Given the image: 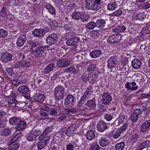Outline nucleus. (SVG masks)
Wrapping results in <instances>:
<instances>
[{
    "label": "nucleus",
    "mask_w": 150,
    "mask_h": 150,
    "mask_svg": "<svg viewBox=\"0 0 150 150\" xmlns=\"http://www.w3.org/2000/svg\"><path fill=\"white\" fill-rule=\"evenodd\" d=\"M7 31L3 29H0V38H4L7 36Z\"/></svg>",
    "instance_id": "nucleus-48"
},
{
    "label": "nucleus",
    "mask_w": 150,
    "mask_h": 150,
    "mask_svg": "<svg viewBox=\"0 0 150 150\" xmlns=\"http://www.w3.org/2000/svg\"><path fill=\"white\" fill-rule=\"evenodd\" d=\"M55 68V64L54 63H50L48 64L45 69L44 72L47 74L53 71Z\"/></svg>",
    "instance_id": "nucleus-32"
},
{
    "label": "nucleus",
    "mask_w": 150,
    "mask_h": 150,
    "mask_svg": "<svg viewBox=\"0 0 150 150\" xmlns=\"http://www.w3.org/2000/svg\"><path fill=\"white\" fill-rule=\"evenodd\" d=\"M44 7L47 9L49 12L51 14L54 15L55 14V10L50 3H47Z\"/></svg>",
    "instance_id": "nucleus-30"
},
{
    "label": "nucleus",
    "mask_w": 150,
    "mask_h": 150,
    "mask_svg": "<svg viewBox=\"0 0 150 150\" xmlns=\"http://www.w3.org/2000/svg\"><path fill=\"white\" fill-rule=\"evenodd\" d=\"M66 113L63 114L62 113L61 114L60 116L58 117L57 119L58 120L59 122H62L64 120L67 118V115Z\"/></svg>",
    "instance_id": "nucleus-54"
},
{
    "label": "nucleus",
    "mask_w": 150,
    "mask_h": 150,
    "mask_svg": "<svg viewBox=\"0 0 150 150\" xmlns=\"http://www.w3.org/2000/svg\"><path fill=\"white\" fill-rule=\"evenodd\" d=\"M141 33L142 35H145L148 34L150 33V25L143 28L141 31Z\"/></svg>",
    "instance_id": "nucleus-46"
},
{
    "label": "nucleus",
    "mask_w": 150,
    "mask_h": 150,
    "mask_svg": "<svg viewBox=\"0 0 150 150\" xmlns=\"http://www.w3.org/2000/svg\"><path fill=\"white\" fill-rule=\"evenodd\" d=\"M58 110L56 108H50L49 111L50 114L52 116H56L58 113Z\"/></svg>",
    "instance_id": "nucleus-52"
},
{
    "label": "nucleus",
    "mask_w": 150,
    "mask_h": 150,
    "mask_svg": "<svg viewBox=\"0 0 150 150\" xmlns=\"http://www.w3.org/2000/svg\"><path fill=\"white\" fill-rule=\"evenodd\" d=\"M125 88H127V90H130L131 91L137 90L138 87L136 85V83L134 82H127L125 85Z\"/></svg>",
    "instance_id": "nucleus-15"
},
{
    "label": "nucleus",
    "mask_w": 150,
    "mask_h": 150,
    "mask_svg": "<svg viewBox=\"0 0 150 150\" xmlns=\"http://www.w3.org/2000/svg\"><path fill=\"white\" fill-rule=\"evenodd\" d=\"M47 31V30L45 28L35 29L32 32V34L36 37H41L44 36Z\"/></svg>",
    "instance_id": "nucleus-9"
},
{
    "label": "nucleus",
    "mask_w": 150,
    "mask_h": 150,
    "mask_svg": "<svg viewBox=\"0 0 150 150\" xmlns=\"http://www.w3.org/2000/svg\"><path fill=\"white\" fill-rule=\"evenodd\" d=\"M75 98L73 95H68L66 97L64 102L65 105L67 107H72L75 102Z\"/></svg>",
    "instance_id": "nucleus-11"
},
{
    "label": "nucleus",
    "mask_w": 150,
    "mask_h": 150,
    "mask_svg": "<svg viewBox=\"0 0 150 150\" xmlns=\"http://www.w3.org/2000/svg\"><path fill=\"white\" fill-rule=\"evenodd\" d=\"M17 90L20 93L26 95L29 92V89L27 86L21 85L18 87Z\"/></svg>",
    "instance_id": "nucleus-19"
},
{
    "label": "nucleus",
    "mask_w": 150,
    "mask_h": 150,
    "mask_svg": "<svg viewBox=\"0 0 150 150\" xmlns=\"http://www.w3.org/2000/svg\"><path fill=\"white\" fill-rule=\"evenodd\" d=\"M33 99L35 101L42 103L44 100L45 97L43 95L40 93H38L34 96Z\"/></svg>",
    "instance_id": "nucleus-26"
},
{
    "label": "nucleus",
    "mask_w": 150,
    "mask_h": 150,
    "mask_svg": "<svg viewBox=\"0 0 150 150\" xmlns=\"http://www.w3.org/2000/svg\"><path fill=\"white\" fill-rule=\"evenodd\" d=\"M81 14L82 13L81 12L74 11L71 15L72 18L76 20H79L81 18Z\"/></svg>",
    "instance_id": "nucleus-39"
},
{
    "label": "nucleus",
    "mask_w": 150,
    "mask_h": 150,
    "mask_svg": "<svg viewBox=\"0 0 150 150\" xmlns=\"http://www.w3.org/2000/svg\"><path fill=\"white\" fill-rule=\"evenodd\" d=\"M122 13L123 12L122 10L120 9H119L109 14V16H110L119 17L121 16Z\"/></svg>",
    "instance_id": "nucleus-38"
},
{
    "label": "nucleus",
    "mask_w": 150,
    "mask_h": 150,
    "mask_svg": "<svg viewBox=\"0 0 150 150\" xmlns=\"http://www.w3.org/2000/svg\"><path fill=\"white\" fill-rule=\"evenodd\" d=\"M99 145L100 146L104 147H107L110 145V141L107 139L106 137H101L99 141Z\"/></svg>",
    "instance_id": "nucleus-20"
},
{
    "label": "nucleus",
    "mask_w": 150,
    "mask_h": 150,
    "mask_svg": "<svg viewBox=\"0 0 150 150\" xmlns=\"http://www.w3.org/2000/svg\"><path fill=\"white\" fill-rule=\"evenodd\" d=\"M80 38L77 36L72 37L66 42V44L69 46H73L75 48H77L78 42L80 41Z\"/></svg>",
    "instance_id": "nucleus-7"
},
{
    "label": "nucleus",
    "mask_w": 150,
    "mask_h": 150,
    "mask_svg": "<svg viewBox=\"0 0 150 150\" xmlns=\"http://www.w3.org/2000/svg\"><path fill=\"white\" fill-rule=\"evenodd\" d=\"M47 135L42 134L39 136V138L40 139H43L47 143L50 139V137L49 136H47Z\"/></svg>",
    "instance_id": "nucleus-50"
},
{
    "label": "nucleus",
    "mask_w": 150,
    "mask_h": 150,
    "mask_svg": "<svg viewBox=\"0 0 150 150\" xmlns=\"http://www.w3.org/2000/svg\"><path fill=\"white\" fill-rule=\"evenodd\" d=\"M26 40V36L23 34L21 35L18 38L16 43L17 45L19 47H21L24 44Z\"/></svg>",
    "instance_id": "nucleus-22"
},
{
    "label": "nucleus",
    "mask_w": 150,
    "mask_h": 150,
    "mask_svg": "<svg viewBox=\"0 0 150 150\" xmlns=\"http://www.w3.org/2000/svg\"><path fill=\"white\" fill-rule=\"evenodd\" d=\"M114 118V117H113V115H111L110 114H105L104 118L107 121H110Z\"/></svg>",
    "instance_id": "nucleus-56"
},
{
    "label": "nucleus",
    "mask_w": 150,
    "mask_h": 150,
    "mask_svg": "<svg viewBox=\"0 0 150 150\" xmlns=\"http://www.w3.org/2000/svg\"><path fill=\"white\" fill-rule=\"evenodd\" d=\"M122 125L121 127L119 130L121 132L125 131L127 127L128 126V122H125L124 123L122 124Z\"/></svg>",
    "instance_id": "nucleus-58"
},
{
    "label": "nucleus",
    "mask_w": 150,
    "mask_h": 150,
    "mask_svg": "<svg viewBox=\"0 0 150 150\" xmlns=\"http://www.w3.org/2000/svg\"><path fill=\"white\" fill-rule=\"evenodd\" d=\"M11 133V130L10 129L8 128H6L2 131V135L5 136H7L10 135Z\"/></svg>",
    "instance_id": "nucleus-51"
},
{
    "label": "nucleus",
    "mask_w": 150,
    "mask_h": 150,
    "mask_svg": "<svg viewBox=\"0 0 150 150\" xmlns=\"http://www.w3.org/2000/svg\"><path fill=\"white\" fill-rule=\"evenodd\" d=\"M57 37L55 34H52L49 35L46 38L47 43L50 45H52L57 41Z\"/></svg>",
    "instance_id": "nucleus-16"
},
{
    "label": "nucleus",
    "mask_w": 150,
    "mask_h": 150,
    "mask_svg": "<svg viewBox=\"0 0 150 150\" xmlns=\"http://www.w3.org/2000/svg\"><path fill=\"white\" fill-rule=\"evenodd\" d=\"M28 43L31 46L30 49L32 51L35 49L37 47H38V42L33 40H28Z\"/></svg>",
    "instance_id": "nucleus-41"
},
{
    "label": "nucleus",
    "mask_w": 150,
    "mask_h": 150,
    "mask_svg": "<svg viewBox=\"0 0 150 150\" xmlns=\"http://www.w3.org/2000/svg\"><path fill=\"white\" fill-rule=\"evenodd\" d=\"M86 139L89 141H91L94 139L95 137V133L91 129L88 130L86 134Z\"/></svg>",
    "instance_id": "nucleus-28"
},
{
    "label": "nucleus",
    "mask_w": 150,
    "mask_h": 150,
    "mask_svg": "<svg viewBox=\"0 0 150 150\" xmlns=\"http://www.w3.org/2000/svg\"><path fill=\"white\" fill-rule=\"evenodd\" d=\"M101 97L102 103L105 105H108L112 100V96L108 92H103L101 96Z\"/></svg>",
    "instance_id": "nucleus-5"
},
{
    "label": "nucleus",
    "mask_w": 150,
    "mask_h": 150,
    "mask_svg": "<svg viewBox=\"0 0 150 150\" xmlns=\"http://www.w3.org/2000/svg\"><path fill=\"white\" fill-rule=\"evenodd\" d=\"M122 132L119 129L117 130L113 135V138L115 139L118 138L121 135Z\"/></svg>",
    "instance_id": "nucleus-57"
},
{
    "label": "nucleus",
    "mask_w": 150,
    "mask_h": 150,
    "mask_svg": "<svg viewBox=\"0 0 150 150\" xmlns=\"http://www.w3.org/2000/svg\"><path fill=\"white\" fill-rule=\"evenodd\" d=\"M38 139L40 140V142L38 143L37 147L38 149L41 150L43 149L47 143L42 139H40L39 137Z\"/></svg>",
    "instance_id": "nucleus-37"
},
{
    "label": "nucleus",
    "mask_w": 150,
    "mask_h": 150,
    "mask_svg": "<svg viewBox=\"0 0 150 150\" xmlns=\"http://www.w3.org/2000/svg\"><path fill=\"white\" fill-rule=\"evenodd\" d=\"M22 136V133L19 132L16 135L13 136L10 141V143L9 144L8 150H17L19 146L18 142Z\"/></svg>",
    "instance_id": "nucleus-1"
},
{
    "label": "nucleus",
    "mask_w": 150,
    "mask_h": 150,
    "mask_svg": "<svg viewBox=\"0 0 150 150\" xmlns=\"http://www.w3.org/2000/svg\"><path fill=\"white\" fill-rule=\"evenodd\" d=\"M139 116L134 114L133 113L131 115V119L132 121L134 122H136L138 119Z\"/></svg>",
    "instance_id": "nucleus-63"
},
{
    "label": "nucleus",
    "mask_w": 150,
    "mask_h": 150,
    "mask_svg": "<svg viewBox=\"0 0 150 150\" xmlns=\"http://www.w3.org/2000/svg\"><path fill=\"white\" fill-rule=\"evenodd\" d=\"M97 130L100 132H103L107 129L106 123L103 120L99 121L97 125Z\"/></svg>",
    "instance_id": "nucleus-12"
},
{
    "label": "nucleus",
    "mask_w": 150,
    "mask_h": 150,
    "mask_svg": "<svg viewBox=\"0 0 150 150\" xmlns=\"http://www.w3.org/2000/svg\"><path fill=\"white\" fill-rule=\"evenodd\" d=\"M56 64L58 68H63L69 66L70 64V62L68 59L62 58L57 61Z\"/></svg>",
    "instance_id": "nucleus-8"
},
{
    "label": "nucleus",
    "mask_w": 150,
    "mask_h": 150,
    "mask_svg": "<svg viewBox=\"0 0 150 150\" xmlns=\"http://www.w3.org/2000/svg\"><path fill=\"white\" fill-rule=\"evenodd\" d=\"M77 141H72L66 145V150H74L77 146Z\"/></svg>",
    "instance_id": "nucleus-27"
},
{
    "label": "nucleus",
    "mask_w": 150,
    "mask_h": 150,
    "mask_svg": "<svg viewBox=\"0 0 150 150\" xmlns=\"http://www.w3.org/2000/svg\"><path fill=\"white\" fill-rule=\"evenodd\" d=\"M100 148L99 146L97 144L95 143L91 144L90 147L91 150H99Z\"/></svg>",
    "instance_id": "nucleus-55"
},
{
    "label": "nucleus",
    "mask_w": 150,
    "mask_h": 150,
    "mask_svg": "<svg viewBox=\"0 0 150 150\" xmlns=\"http://www.w3.org/2000/svg\"><path fill=\"white\" fill-rule=\"evenodd\" d=\"M26 123L24 121H19L16 126L15 127V130L16 131H21L26 128Z\"/></svg>",
    "instance_id": "nucleus-18"
},
{
    "label": "nucleus",
    "mask_w": 150,
    "mask_h": 150,
    "mask_svg": "<svg viewBox=\"0 0 150 150\" xmlns=\"http://www.w3.org/2000/svg\"><path fill=\"white\" fill-rule=\"evenodd\" d=\"M121 38L117 34L112 35L107 39V41L110 43L119 42L121 40Z\"/></svg>",
    "instance_id": "nucleus-13"
},
{
    "label": "nucleus",
    "mask_w": 150,
    "mask_h": 150,
    "mask_svg": "<svg viewBox=\"0 0 150 150\" xmlns=\"http://www.w3.org/2000/svg\"><path fill=\"white\" fill-rule=\"evenodd\" d=\"M85 105L87 106L91 110H93L96 109V103L95 100L92 99L87 101Z\"/></svg>",
    "instance_id": "nucleus-21"
},
{
    "label": "nucleus",
    "mask_w": 150,
    "mask_h": 150,
    "mask_svg": "<svg viewBox=\"0 0 150 150\" xmlns=\"http://www.w3.org/2000/svg\"><path fill=\"white\" fill-rule=\"evenodd\" d=\"M40 115L42 116L43 118H48V115L47 112L40 110Z\"/></svg>",
    "instance_id": "nucleus-62"
},
{
    "label": "nucleus",
    "mask_w": 150,
    "mask_h": 150,
    "mask_svg": "<svg viewBox=\"0 0 150 150\" xmlns=\"http://www.w3.org/2000/svg\"><path fill=\"white\" fill-rule=\"evenodd\" d=\"M146 18L144 13H139V20L140 21H143Z\"/></svg>",
    "instance_id": "nucleus-61"
},
{
    "label": "nucleus",
    "mask_w": 150,
    "mask_h": 150,
    "mask_svg": "<svg viewBox=\"0 0 150 150\" xmlns=\"http://www.w3.org/2000/svg\"><path fill=\"white\" fill-rule=\"evenodd\" d=\"M80 19L83 22L87 21L88 20V18L87 16L82 13Z\"/></svg>",
    "instance_id": "nucleus-60"
},
{
    "label": "nucleus",
    "mask_w": 150,
    "mask_h": 150,
    "mask_svg": "<svg viewBox=\"0 0 150 150\" xmlns=\"http://www.w3.org/2000/svg\"><path fill=\"white\" fill-rule=\"evenodd\" d=\"M45 48V46L39 45L38 47H37L35 49L32 50V53H35L34 55L36 57H41L44 56L45 54L44 50Z\"/></svg>",
    "instance_id": "nucleus-6"
},
{
    "label": "nucleus",
    "mask_w": 150,
    "mask_h": 150,
    "mask_svg": "<svg viewBox=\"0 0 150 150\" xmlns=\"http://www.w3.org/2000/svg\"><path fill=\"white\" fill-rule=\"evenodd\" d=\"M53 126L52 125H47L44 131L42 133L43 134L47 135L51 132L53 129Z\"/></svg>",
    "instance_id": "nucleus-47"
},
{
    "label": "nucleus",
    "mask_w": 150,
    "mask_h": 150,
    "mask_svg": "<svg viewBox=\"0 0 150 150\" xmlns=\"http://www.w3.org/2000/svg\"><path fill=\"white\" fill-rule=\"evenodd\" d=\"M150 144V141L146 140L144 142L141 143L137 146V150H143V149L146 148Z\"/></svg>",
    "instance_id": "nucleus-25"
},
{
    "label": "nucleus",
    "mask_w": 150,
    "mask_h": 150,
    "mask_svg": "<svg viewBox=\"0 0 150 150\" xmlns=\"http://www.w3.org/2000/svg\"><path fill=\"white\" fill-rule=\"evenodd\" d=\"M96 26V23L91 21L86 25L85 27L88 29H93Z\"/></svg>",
    "instance_id": "nucleus-44"
},
{
    "label": "nucleus",
    "mask_w": 150,
    "mask_h": 150,
    "mask_svg": "<svg viewBox=\"0 0 150 150\" xmlns=\"http://www.w3.org/2000/svg\"><path fill=\"white\" fill-rule=\"evenodd\" d=\"M107 66L108 68L112 69L115 68L117 63V58L115 56L110 57L107 61Z\"/></svg>",
    "instance_id": "nucleus-10"
},
{
    "label": "nucleus",
    "mask_w": 150,
    "mask_h": 150,
    "mask_svg": "<svg viewBox=\"0 0 150 150\" xmlns=\"http://www.w3.org/2000/svg\"><path fill=\"white\" fill-rule=\"evenodd\" d=\"M18 103L19 102L14 98L11 99L8 101L9 105L11 107H19Z\"/></svg>",
    "instance_id": "nucleus-34"
},
{
    "label": "nucleus",
    "mask_w": 150,
    "mask_h": 150,
    "mask_svg": "<svg viewBox=\"0 0 150 150\" xmlns=\"http://www.w3.org/2000/svg\"><path fill=\"white\" fill-rule=\"evenodd\" d=\"M20 120L17 117H12L10 118L9 120V123L13 125H16L19 122Z\"/></svg>",
    "instance_id": "nucleus-40"
},
{
    "label": "nucleus",
    "mask_w": 150,
    "mask_h": 150,
    "mask_svg": "<svg viewBox=\"0 0 150 150\" xmlns=\"http://www.w3.org/2000/svg\"><path fill=\"white\" fill-rule=\"evenodd\" d=\"M132 64L133 67L135 69H139L141 66V63L138 59H135L132 61Z\"/></svg>",
    "instance_id": "nucleus-33"
},
{
    "label": "nucleus",
    "mask_w": 150,
    "mask_h": 150,
    "mask_svg": "<svg viewBox=\"0 0 150 150\" xmlns=\"http://www.w3.org/2000/svg\"><path fill=\"white\" fill-rule=\"evenodd\" d=\"M105 21L103 19H100L97 21L96 23V26L99 28H103L105 25Z\"/></svg>",
    "instance_id": "nucleus-35"
},
{
    "label": "nucleus",
    "mask_w": 150,
    "mask_h": 150,
    "mask_svg": "<svg viewBox=\"0 0 150 150\" xmlns=\"http://www.w3.org/2000/svg\"><path fill=\"white\" fill-rule=\"evenodd\" d=\"M65 71L67 72L74 73L76 71V69L74 67L70 66L69 67L65 69Z\"/></svg>",
    "instance_id": "nucleus-49"
},
{
    "label": "nucleus",
    "mask_w": 150,
    "mask_h": 150,
    "mask_svg": "<svg viewBox=\"0 0 150 150\" xmlns=\"http://www.w3.org/2000/svg\"><path fill=\"white\" fill-rule=\"evenodd\" d=\"M101 0H94V5L95 11H97L101 8Z\"/></svg>",
    "instance_id": "nucleus-43"
},
{
    "label": "nucleus",
    "mask_w": 150,
    "mask_h": 150,
    "mask_svg": "<svg viewBox=\"0 0 150 150\" xmlns=\"http://www.w3.org/2000/svg\"><path fill=\"white\" fill-rule=\"evenodd\" d=\"M78 111V109L74 107H72L70 108H66L64 110L65 113H66V114L68 115H70L71 113H76Z\"/></svg>",
    "instance_id": "nucleus-36"
},
{
    "label": "nucleus",
    "mask_w": 150,
    "mask_h": 150,
    "mask_svg": "<svg viewBox=\"0 0 150 150\" xmlns=\"http://www.w3.org/2000/svg\"><path fill=\"white\" fill-rule=\"evenodd\" d=\"M12 55L8 52H4L1 55V59L4 63H6L12 59Z\"/></svg>",
    "instance_id": "nucleus-17"
},
{
    "label": "nucleus",
    "mask_w": 150,
    "mask_h": 150,
    "mask_svg": "<svg viewBox=\"0 0 150 150\" xmlns=\"http://www.w3.org/2000/svg\"><path fill=\"white\" fill-rule=\"evenodd\" d=\"M96 64H92L89 65L88 68V71H92L96 68Z\"/></svg>",
    "instance_id": "nucleus-59"
},
{
    "label": "nucleus",
    "mask_w": 150,
    "mask_h": 150,
    "mask_svg": "<svg viewBox=\"0 0 150 150\" xmlns=\"http://www.w3.org/2000/svg\"><path fill=\"white\" fill-rule=\"evenodd\" d=\"M102 54V51L99 50H94L90 53V57L92 58H97Z\"/></svg>",
    "instance_id": "nucleus-31"
},
{
    "label": "nucleus",
    "mask_w": 150,
    "mask_h": 150,
    "mask_svg": "<svg viewBox=\"0 0 150 150\" xmlns=\"http://www.w3.org/2000/svg\"><path fill=\"white\" fill-rule=\"evenodd\" d=\"M127 117L125 115H121L119 116L118 118L113 123L114 125H115L117 127V126L122 125V124L124 123V122L126 121Z\"/></svg>",
    "instance_id": "nucleus-14"
},
{
    "label": "nucleus",
    "mask_w": 150,
    "mask_h": 150,
    "mask_svg": "<svg viewBox=\"0 0 150 150\" xmlns=\"http://www.w3.org/2000/svg\"><path fill=\"white\" fill-rule=\"evenodd\" d=\"M139 134L136 133H134L131 136V141L132 143H136L139 141Z\"/></svg>",
    "instance_id": "nucleus-42"
},
{
    "label": "nucleus",
    "mask_w": 150,
    "mask_h": 150,
    "mask_svg": "<svg viewBox=\"0 0 150 150\" xmlns=\"http://www.w3.org/2000/svg\"><path fill=\"white\" fill-rule=\"evenodd\" d=\"M125 143L122 142L116 144L115 145L116 150H123L124 149Z\"/></svg>",
    "instance_id": "nucleus-45"
},
{
    "label": "nucleus",
    "mask_w": 150,
    "mask_h": 150,
    "mask_svg": "<svg viewBox=\"0 0 150 150\" xmlns=\"http://www.w3.org/2000/svg\"><path fill=\"white\" fill-rule=\"evenodd\" d=\"M96 80L95 78L93 77V75L92 73L88 74V80L90 83H93L95 82Z\"/></svg>",
    "instance_id": "nucleus-53"
},
{
    "label": "nucleus",
    "mask_w": 150,
    "mask_h": 150,
    "mask_svg": "<svg viewBox=\"0 0 150 150\" xmlns=\"http://www.w3.org/2000/svg\"><path fill=\"white\" fill-rule=\"evenodd\" d=\"M41 131L33 129L26 136L27 139L29 141H33L35 140L37 137L41 134Z\"/></svg>",
    "instance_id": "nucleus-4"
},
{
    "label": "nucleus",
    "mask_w": 150,
    "mask_h": 150,
    "mask_svg": "<svg viewBox=\"0 0 150 150\" xmlns=\"http://www.w3.org/2000/svg\"><path fill=\"white\" fill-rule=\"evenodd\" d=\"M31 65V63L27 60H22L21 61L15 63L13 67L19 70H21L25 68L29 67Z\"/></svg>",
    "instance_id": "nucleus-2"
},
{
    "label": "nucleus",
    "mask_w": 150,
    "mask_h": 150,
    "mask_svg": "<svg viewBox=\"0 0 150 150\" xmlns=\"http://www.w3.org/2000/svg\"><path fill=\"white\" fill-rule=\"evenodd\" d=\"M150 127V120L143 123L140 127V131L142 133L146 132Z\"/></svg>",
    "instance_id": "nucleus-23"
},
{
    "label": "nucleus",
    "mask_w": 150,
    "mask_h": 150,
    "mask_svg": "<svg viewBox=\"0 0 150 150\" xmlns=\"http://www.w3.org/2000/svg\"><path fill=\"white\" fill-rule=\"evenodd\" d=\"M65 94L64 88L60 86L56 87L54 90V96L57 100H59L62 99Z\"/></svg>",
    "instance_id": "nucleus-3"
},
{
    "label": "nucleus",
    "mask_w": 150,
    "mask_h": 150,
    "mask_svg": "<svg viewBox=\"0 0 150 150\" xmlns=\"http://www.w3.org/2000/svg\"><path fill=\"white\" fill-rule=\"evenodd\" d=\"M85 7L89 10L95 11V6H94V0H85Z\"/></svg>",
    "instance_id": "nucleus-24"
},
{
    "label": "nucleus",
    "mask_w": 150,
    "mask_h": 150,
    "mask_svg": "<svg viewBox=\"0 0 150 150\" xmlns=\"http://www.w3.org/2000/svg\"><path fill=\"white\" fill-rule=\"evenodd\" d=\"M118 6L117 3L115 1H112L108 5L107 9L110 11H113L116 9Z\"/></svg>",
    "instance_id": "nucleus-29"
},
{
    "label": "nucleus",
    "mask_w": 150,
    "mask_h": 150,
    "mask_svg": "<svg viewBox=\"0 0 150 150\" xmlns=\"http://www.w3.org/2000/svg\"><path fill=\"white\" fill-rule=\"evenodd\" d=\"M150 7V4L147 2L143 3L142 5V8L146 9H147Z\"/></svg>",
    "instance_id": "nucleus-64"
}]
</instances>
